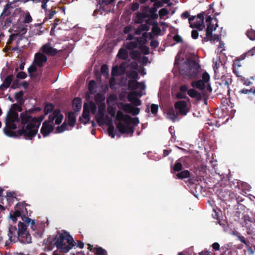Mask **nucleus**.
Here are the masks:
<instances>
[{"instance_id": "f257e3e1", "label": "nucleus", "mask_w": 255, "mask_h": 255, "mask_svg": "<svg viewBox=\"0 0 255 255\" xmlns=\"http://www.w3.org/2000/svg\"><path fill=\"white\" fill-rule=\"evenodd\" d=\"M19 118L23 125L21 128L16 131H12L4 128L3 129L5 134L14 137L22 135L25 139L31 140L37 134L38 130V126L36 127L33 123V121L36 120L35 117H32L24 112L20 114Z\"/></svg>"}, {"instance_id": "f03ea898", "label": "nucleus", "mask_w": 255, "mask_h": 255, "mask_svg": "<svg viewBox=\"0 0 255 255\" xmlns=\"http://www.w3.org/2000/svg\"><path fill=\"white\" fill-rule=\"evenodd\" d=\"M21 219L24 223L19 222L18 228L15 226H9L7 234L9 240L10 242L15 243L18 241L23 244H29L31 243V238L27 230V225L30 224L31 229L34 230L35 222L25 215L21 216Z\"/></svg>"}, {"instance_id": "7ed1b4c3", "label": "nucleus", "mask_w": 255, "mask_h": 255, "mask_svg": "<svg viewBox=\"0 0 255 255\" xmlns=\"http://www.w3.org/2000/svg\"><path fill=\"white\" fill-rule=\"evenodd\" d=\"M76 244L73 237L66 232L55 237H49L43 242L45 251H51L55 246L62 253H68Z\"/></svg>"}, {"instance_id": "20e7f679", "label": "nucleus", "mask_w": 255, "mask_h": 255, "mask_svg": "<svg viewBox=\"0 0 255 255\" xmlns=\"http://www.w3.org/2000/svg\"><path fill=\"white\" fill-rule=\"evenodd\" d=\"M185 64L188 66L186 71V75L190 79H197L200 77V66L195 60L191 59H187Z\"/></svg>"}, {"instance_id": "39448f33", "label": "nucleus", "mask_w": 255, "mask_h": 255, "mask_svg": "<svg viewBox=\"0 0 255 255\" xmlns=\"http://www.w3.org/2000/svg\"><path fill=\"white\" fill-rule=\"evenodd\" d=\"M132 118L128 115H126V116L123 121L124 122L126 125H125L123 123L119 122L117 125V128L120 132L122 134H130L132 135L134 132V128L132 127L129 126V125L131 124Z\"/></svg>"}, {"instance_id": "423d86ee", "label": "nucleus", "mask_w": 255, "mask_h": 255, "mask_svg": "<svg viewBox=\"0 0 255 255\" xmlns=\"http://www.w3.org/2000/svg\"><path fill=\"white\" fill-rule=\"evenodd\" d=\"M20 122L18 117V114L16 111H11L9 110L7 113L6 118L5 119V125L7 129H15L17 128V126L15 123H18Z\"/></svg>"}, {"instance_id": "0eeeda50", "label": "nucleus", "mask_w": 255, "mask_h": 255, "mask_svg": "<svg viewBox=\"0 0 255 255\" xmlns=\"http://www.w3.org/2000/svg\"><path fill=\"white\" fill-rule=\"evenodd\" d=\"M203 12L198 14L196 16H191L189 18L190 27L196 28L199 31L202 30L205 27L204 23Z\"/></svg>"}, {"instance_id": "6e6552de", "label": "nucleus", "mask_w": 255, "mask_h": 255, "mask_svg": "<svg viewBox=\"0 0 255 255\" xmlns=\"http://www.w3.org/2000/svg\"><path fill=\"white\" fill-rule=\"evenodd\" d=\"M206 22H207L206 35L209 36L211 35V33L215 31L218 26V20L216 18H213L209 15L207 16Z\"/></svg>"}, {"instance_id": "1a4fd4ad", "label": "nucleus", "mask_w": 255, "mask_h": 255, "mask_svg": "<svg viewBox=\"0 0 255 255\" xmlns=\"http://www.w3.org/2000/svg\"><path fill=\"white\" fill-rule=\"evenodd\" d=\"M106 105L105 103L100 104L99 106L98 113L96 115V119L98 124L101 126L104 123L105 111Z\"/></svg>"}, {"instance_id": "9d476101", "label": "nucleus", "mask_w": 255, "mask_h": 255, "mask_svg": "<svg viewBox=\"0 0 255 255\" xmlns=\"http://www.w3.org/2000/svg\"><path fill=\"white\" fill-rule=\"evenodd\" d=\"M79 122L86 125L90 123L89 106L88 103L84 104L82 116L79 118Z\"/></svg>"}, {"instance_id": "9b49d317", "label": "nucleus", "mask_w": 255, "mask_h": 255, "mask_svg": "<svg viewBox=\"0 0 255 255\" xmlns=\"http://www.w3.org/2000/svg\"><path fill=\"white\" fill-rule=\"evenodd\" d=\"M12 2H8V3L4 6L2 13L0 15V22L2 23L5 17L9 16L11 13V10L13 9L12 6Z\"/></svg>"}, {"instance_id": "f8f14e48", "label": "nucleus", "mask_w": 255, "mask_h": 255, "mask_svg": "<svg viewBox=\"0 0 255 255\" xmlns=\"http://www.w3.org/2000/svg\"><path fill=\"white\" fill-rule=\"evenodd\" d=\"M41 50L44 54L51 56H55L58 52V51L56 49L52 47L50 43L44 44L42 46Z\"/></svg>"}, {"instance_id": "ddd939ff", "label": "nucleus", "mask_w": 255, "mask_h": 255, "mask_svg": "<svg viewBox=\"0 0 255 255\" xmlns=\"http://www.w3.org/2000/svg\"><path fill=\"white\" fill-rule=\"evenodd\" d=\"M47 61V57L43 53L38 52L35 54L33 62L36 65L41 67Z\"/></svg>"}, {"instance_id": "4468645a", "label": "nucleus", "mask_w": 255, "mask_h": 255, "mask_svg": "<svg viewBox=\"0 0 255 255\" xmlns=\"http://www.w3.org/2000/svg\"><path fill=\"white\" fill-rule=\"evenodd\" d=\"M174 107L178 110L179 113L182 115H186L188 112L187 108V103L184 101H179L175 103Z\"/></svg>"}, {"instance_id": "2eb2a0df", "label": "nucleus", "mask_w": 255, "mask_h": 255, "mask_svg": "<svg viewBox=\"0 0 255 255\" xmlns=\"http://www.w3.org/2000/svg\"><path fill=\"white\" fill-rule=\"evenodd\" d=\"M15 211L13 212H11L10 213V217L11 220L13 222H16L17 220V218L18 217L23 216L22 215V213L23 212V210L24 208L23 206L21 205L20 204H17L15 207ZM25 210L26 209L25 208Z\"/></svg>"}, {"instance_id": "dca6fc26", "label": "nucleus", "mask_w": 255, "mask_h": 255, "mask_svg": "<svg viewBox=\"0 0 255 255\" xmlns=\"http://www.w3.org/2000/svg\"><path fill=\"white\" fill-rule=\"evenodd\" d=\"M191 85L194 88H197L200 91H202V94L204 96L208 95L206 91L205 90L206 84L201 80L193 81L191 82Z\"/></svg>"}, {"instance_id": "f3484780", "label": "nucleus", "mask_w": 255, "mask_h": 255, "mask_svg": "<svg viewBox=\"0 0 255 255\" xmlns=\"http://www.w3.org/2000/svg\"><path fill=\"white\" fill-rule=\"evenodd\" d=\"M128 88L130 90L140 88L144 90L145 86L143 83L138 82L136 80H129L128 82Z\"/></svg>"}, {"instance_id": "a211bd4d", "label": "nucleus", "mask_w": 255, "mask_h": 255, "mask_svg": "<svg viewBox=\"0 0 255 255\" xmlns=\"http://www.w3.org/2000/svg\"><path fill=\"white\" fill-rule=\"evenodd\" d=\"M53 126L47 123L46 122H44L40 129V132L44 137H46L53 131Z\"/></svg>"}, {"instance_id": "6ab92c4d", "label": "nucleus", "mask_w": 255, "mask_h": 255, "mask_svg": "<svg viewBox=\"0 0 255 255\" xmlns=\"http://www.w3.org/2000/svg\"><path fill=\"white\" fill-rule=\"evenodd\" d=\"M176 176V177L175 178L180 179L189 178V182L191 184H193L196 181L193 177H191L190 172L187 170H185L177 173Z\"/></svg>"}, {"instance_id": "aec40b11", "label": "nucleus", "mask_w": 255, "mask_h": 255, "mask_svg": "<svg viewBox=\"0 0 255 255\" xmlns=\"http://www.w3.org/2000/svg\"><path fill=\"white\" fill-rule=\"evenodd\" d=\"M134 96H139V97H141L142 96V94L141 92H132L131 94L128 95V101L131 102V103L135 106H140L141 104V101Z\"/></svg>"}, {"instance_id": "412c9836", "label": "nucleus", "mask_w": 255, "mask_h": 255, "mask_svg": "<svg viewBox=\"0 0 255 255\" xmlns=\"http://www.w3.org/2000/svg\"><path fill=\"white\" fill-rule=\"evenodd\" d=\"M251 94L255 95V87L251 88L250 89L243 88L238 91L236 94V96L238 99H241L244 98V94L249 96Z\"/></svg>"}, {"instance_id": "4be33fe9", "label": "nucleus", "mask_w": 255, "mask_h": 255, "mask_svg": "<svg viewBox=\"0 0 255 255\" xmlns=\"http://www.w3.org/2000/svg\"><path fill=\"white\" fill-rule=\"evenodd\" d=\"M242 66L241 62L239 59H235L233 64V72L237 77L241 76V68Z\"/></svg>"}, {"instance_id": "5701e85b", "label": "nucleus", "mask_w": 255, "mask_h": 255, "mask_svg": "<svg viewBox=\"0 0 255 255\" xmlns=\"http://www.w3.org/2000/svg\"><path fill=\"white\" fill-rule=\"evenodd\" d=\"M13 79V75H8L4 80L3 83L0 86V89L2 90L7 89L10 86Z\"/></svg>"}, {"instance_id": "b1692460", "label": "nucleus", "mask_w": 255, "mask_h": 255, "mask_svg": "<svg viewBox=\"0 0 255 255\" xmlns=\"http://www.w3.org/2000/svg\"><path fill=\"white\" fill-rule=\"evenodd\" d=\"M73 109L75 112H79L82 107V100L80 98H75L72 102Z\"/></svg>"}, {"instance_id": "393cba45", "label": "nucleus", "mask_w": 255, "mask_h": 255, "mask_svg": "<svg viewBox=\"0 0 255 255\" xmlns=\"http://www.w3.org/2000/svg\"><path fill=\"white\" fill-rule=\"evenodd\" d=\"M188 95L192 98H196L198 101L202 100V95L200 93L194 89H190L188 91Z\"/></svg>"}, {"instance_id": "a878e982", "label": "nucleus", "mask_w": 255, "mask_h": 255, "mask_svg": "<svg viewBox=\"0 0 255 255\" xmlns=\"http://www.w3.org/2000/svg\"><path fill=\"white\" fill-rule=\"evenodd\" d=\"M200 37L202 38V41L203 42H207L208 41H218L220 39V36L218 34H213L211 33V35L209 36L206 35L205 37H203L202 35H200Z\"/></svg>"}, {"instance_id": "bb28decb", "label": "nucleus", "mask_w": 255, "mask_h": 255, "mask_svg": "<svg viewBox=\"0 0 255 255\" xmlns=\"http://www.w3.org/2000/svg\"><path fill=\"white\" fill-rule=\"evenodd\" d=\"M233 235L238 238V239L243 244H245L246 246H249V244L250 243L249 241L247 240L243 236L241 235V234L237 232H233Z\"/></svg>"}, {"instance_id": "cd10ccee", "label": "nucleus", "mask_w": 255, "mask_h": 255, "mask_svg": "<svg viewBox=\"0 0 255 255\" xmlns=\"http://www.w3.org/2000/svg\"><path fill=\"white\" fill-rule=\"evenodd\" d=\"M68 124L70 126L74 127L75 125L76 119L73 112H69L68 114Z\"/></svg>"}, {"instance_id": "c85d7f7f", "label": "nucleus", "mask_w": 255, "mask_h": 255, "mask_svg": "<svg viewBox=\"0 0 255 255\" xmlns=\"http://www.w3.org/2000/svg\"><path fill=\"white\" fill-rule=\"evenodd\" d=\"M157 8L155 7H152L149 9V14H147V17L151 19H156L158 18V14L156 13Z\"/></svg>"}, {"instance_id": "c756f323", "label": "nucleus", "mask_w": 255, "mask_h": 255, "mask_svg": "<svg viewBox=\"0 0 255 255\" xmlns=\"http://www.w3.org/2000/svg\"><path fill=\"white\" fill-rule=\"evenodd\" d=\"M115 0H99L100 8L105 11H110L106 9V6L112 3Z\"/></svg>"}, {"instance_id": "7c9ffc66", "label": "nucleus", "mask_w": 255, "mask_h": 255, "mask_svg": "<svg viewBox=\"0 0 255 255\" xmlns=\"http://www.w3.org/2000/svg\"><path fill=\"white\" fill-rule=\"evenodd\" d=\"M97 84L94 80H91L89 82L88 85V90L91 94H94L97 90Z\"/></svg>"}, {"instance_id": "2f4dec72", "label": "nucleus", "mask_w": 255, "mask_h": 255, "mask_svg": "<svg viewBox=\"0 0 255 255\" xmlns=\"http://www.w3.org/2000/svg\"><path fill=\"white\" fill-rule=\"evenodd\" d=\"M182 169V165L180 162L176 161L173 166H171V172L173 174L179 172Z\"/></svg>"}, {"instance_id": "473e14b6", "label": "nucleus", "mask_w": 255, "mask_h": 255, "mask_svg": "<svg viewBox=\"0 0 255 255\" xmlns=\"http://www.w3.org/2000/svg\"><path fill=\"white\" fill-rule=\"evenodd\" d=\"M146 17H147L146 14L144 13H138L136 14L134 22L138 24L141 23L143 22L144 19Z\"/></svg>"}, {"instance_id": "72a5a7b5", "label": "nucleus", "mask_w": 255, "mask_h": 255, "mask_svg": "<svg viewBox=\"0 0 255 255\" xmlns=\"http://www.w3.org/2000/svg\"><path fill=\"white\" fill-rule=\"evenodd\" d=\"M59 109H56L54 111H53L52 114H50L48 117V120H46L44 122H46L47 123L49 124L50 123H52L53 122L54 120H55V118L57 115L59 114Z\"/></svg>"}, {"instance_id": "f704fd0d", "label": "nucleus", "mask_w": 255, "mask_h": 255, "mask_svg": "<svg viewBox=\"0 0 255 255\" xmlns=\"http://www.w3.org/2000/svg\"><path fill=\"white\" fill-rule=\"evenodd\" d=\"M167 115L168 118L175 122L177 119V114L175 113L174 110L173 108L170 109L167 112Z\"/></svg>"}, {"instance_id": "c9c22d12", "label": "nucleus", "mask_w": 255, "mask_h": 255, "mask_svg": "<svg viewBox=\"0 0 255 255\" xmlns=\"http://www.w3.org/2000/svg\"><path fill=\"white\" fill-rule=\"evenodd\" d=\"M54 109V106L53 104L46 103L44 108L45 115H47L49 113H50L52 111H53Z\"/></svg>"}, {"instance_id": "e433bc0d", "label": "nucleus", "mask_w": 255, "mask_h": 255, "mask_svg": "<svg viewBox=\"0 0 255 255\" xmlns=\"http://www.w3.org/2000/svg\"><path fill=\"white\" fill-rule=\"evenodd\" d=\"M131 58L135 60H138L140 57V53L137 50H132L129 52Z\"/></svg>"}, {"instance_id": "4c0bfd02", "label": "nucleus", "mask_w": 255, "mask_h": 255, "mask_svg": "<svg viewBox=\"0 0 255 255\" xmlns=\"http://www.w3.org/2000/svg\"><path fill=\"white\" fill-rule=\"evenodd\" d=\"M118 55L120 58L126 60L128 57V53L126 49L121 48L119 51Z\"/></svg>"}, {"instance_id": "58836bf2", "label": "nucleus", "mask_w": 255, "mask_h": 255, "mask_svg": "<svg viewBox=\"0 0 255 255\" xmlns=\"http://www.w3.org/2000/svg\"><path fill=\"white\" fill-rule=\"evenodd\" d=\"M23 93L22 91L16 92L14 94L15 99L18 101L19 104L21 105L23 103V100L22 99Z\"/></svg>"}, {"instance_id": "ea45409f", "label": "nucleus", "mask_w": 255, "mask_h": 255, "mask_svg": "<svg viewBox=\"0 0 255 255\" xmlns=\"http://www.w3.org/2000/svg\"><path fill=\"white\" fill-rule=\"evenodd\" d=\"M105 99V96L101 93H98L95 95V102L98 104H99L100 105V104L103 103V102L104 101Z\"/></svg>"}, {"instance_id": "a19ab883", "label": "nucleus", "mask_w": 255, "mask_h": 255, "mask_svg": "<svg viewBox=\"0 0 255 255\" xmlns=\"http://www.w3.org/2000/svg\"><path fill=\"white\" fill-rule=\"evenodd\" d=\"M248 37L251 40H255V30L251 28L248 29L246 32Z\"/></svg>"}, {"instance_id": "79ce46f5", "label": "nucleus", "mask_w": 255, "mask_h": 255, "mask_svg": "<svg viewBox=\"0 0 255 255\" xmlns=\"http://www.w3.org/2000/svg\"><path fill=\"white\" fill-rule=\"evenodd\" d=\"M37 65H30L29 68H28V72L29 74V76L31 78H32L34 77L35 76L32 73L35 72L37 70V68L36 67Z\"/></svg>"}, {"instance_id": "37998d69", "label": "nucleus", "mask_w": 255, "mask_h": 255, "mask_svg": "<svg viewBox=\"0 0 255 255\" xmlns=\"http://www.w3.org/2000/svg\"><path fill=\"white\" fill-rule=\"evenodd\" d=\"M127 76L128 78L132 79V80H136L138 79V73L136 71L132 70L127 73Z\"/></svg>"}, {"instance_id": "c03bdc74", "label": "nucleus", "mask_w": 255, "mask_h": 255, "mask_svg": "<svg viewBox=\"0 0 255 255\" xmlns=\"http://www.w3.org/2000/svg\"><path fill=\"white\" fill-rule=\"evenodd\" d=\"M93 252L97 255H105L106 252L101 247L94 248Z\"/></svg>"}, {"instance_id": "a18cd8bd", "label": "nucleus", "mask_w": 255, "mask_h": 255, "mask_svg": "<svg viewBox=\"0 0 255 255\" xmlns=\"http://www.w3.org/2000/svg\"><path fill=\"white\" fill-rule=\"evenodd\" d=\"M132 106L130 104H125L123 105L122 109L126 113L129 114L132 109Z\"/></svg>"}, {"instance_id": "49530a36", "label": "nucleus", "mask_w": 255, "mask_h": 255, "mask_svg": "<svg viewBox=\"0 0 255 255\" xmlns=\"http://www.w3.org/2000/svg\"><path fill=\"white\" fill-rule=\"evenodd\" d=\"M108 131L110 136L112 138H114L116 134L115 128L113 125H109L108 128Z\"/></svg>"}, {"instance_id": "de8ad7c7", "label": "nucleus", "mask_w": 255, "mask_h": 255, "mask_svg": "<svg viewBox=\"0 0 255 255\" xmlns=\"http://www.w3.org/2000/svg\"><path fill=\"white\" fill-rule=\"evenodd\" d=\"M202 78V79L201 80L203 81V82L206 84L209 81L210 77L209 74L205 71L203 73Z\"/></svg>"}, {"instance_id": "09e8293b", "label": "nucleus", "mask_w": 255, "mask_h": 255, "mask_svg": "<svg viewBox=\"0 0 255 255\" xmlns=\"http://www.w3.org/2000/svg\"><path fill=\"white\" fill-rule=\"evenodd\" d=\"M88 105L89 106V111H91L93 115L95 114L97 111V106L93 102H91Z\"/></svg>"}, {"instance_id": "8fccbe9b", "label": "nucleus", "mask_w": 255, "mask_h": 255, "mask_svg": "<svg viewBox=\"0 0 255 255\" xmlns=\"http://www.w3.org/2000/svg\"><path fill=\"white\" fill-rule=\"evenodd\" d=\"M67 125L64 122L63 123L61 126L58 127L56 128V132L57 133H61L65 130L67 128Z\"/></svg>"}, {"instance_id": "3c124183", "label": "nucleus", "mask_w": 255, "mask_h": 255, "mask_svg": "<svg viewBox=\"0 0 255 255\" xmlns=\"http://www.w3.org/2000/svg\"><path fill=\"white\" fill-rule=\"evenodd\" d=\"M44 118V116L43 115L40 116L38 118H35L36 120L33 121L34 125H35L36 127L38 126L39 128L41 125V122L43 120Z\"/></svg>"}, {"instance_id": "603ef678", "label": "nucleus", "mask_w": 255, "mask_h": 255, "mask_svg": "<svg viewBox=\"0 0 255 255\" xmlns=\"http://www.w3.org/2000/svg\"><path fill=\"white\" fill-rule=\"evenodd\" d=\"M63 119V116L61 113V111L59 109V114L57 115L56 118H55V124L56 125H59L61 123L62 120Z\"/></svg>"}, {"instance_id": "864d4df0", "label": "nucleus", "mask_w": 255, "mask_h": 255, "mask_svg": "<svg viewBox=\"0 0 255 255\" xmlns=\"http://www.w3.org/2000/svg\"><path fill=\"white\" fill-rule=\"evenodd\" d=\"M125 116L126 115H124L122 111H119L117 113L116 119L120 122H121L124 120Z\"/></svg>"}, {"instance_id": "5fc2aeb1", "label": "nucleus", "mask_w": 255, "mask_h": 255, "mask_svg": "<svg viewBox=\"0 0 255 255\" xmlns=\"http://www.w3.org/2000/svg\"><path fill=\"white\" fill-rule=\"evenodd\" d=\"M137 46L136 42H129L127 44L126 47L128 49L133 50Z\"/></svg>"}, {"instance_id": "6e6d98bb", "label": "nucleus", "mask_w": 255, "mask_h": 255, "mask_svg": "<svg viewBox=\"0 0 255 255\" xmlns=\"http://www.w3.org/2000/svg\"><path fill=\"white\" fill-rule=\"evenodd\" d=\"M101 73L103 75H107L109 73V68L107 65L104 64L101 68Z\"/></svg>"}, {"instance_id": "4d7b16f0", "label": "nucleus", "mask_w": 255, "mask_h": 255, "mask_svg": "<svg viewBox=\"0 0 255 255\" xmlns=\"http://www.w3.org/2000/svg\"><path fill=\"white\" fill-rule=\"evenodd\" d=\"M11 111L21 112L22 111V107L17 104H13L12 105V108L9 110Z\"/></svg>"}, {"instance_id": "13d9d810", "label": "nucleus", "mask_w": 255, "mask_h": 255, "mask_svg": "<svg viewBox=\"0 0 255 255\" xmlns=\"http://www.w3.org/2000/svg\"><path fill=\"white\" fill-rule=\"evenodd\" d=\"M241 79V81L243 83L244 85L246 86H250L252 85V82H251L248 79H246V78L243 77L241 74V76L239 77Z\"/></svg>"}, {"instance_id": "bf43d9fd", "label": "nucleus", "mask_w": 255, "mask_h": 255, "mask_svg": "<svg viewBox=\"0 0 255 255\" xmlns=\"http://www.w3.org/2000/svg\"><path fill=\"white\" fill-rule=\"evenodd\" d=\"M248 252L250 255H253L255 252V246H251L250 242L249 244V246H246Z\"/></svg>"}, {"instance_id": "052dcab7", "label": "nucleus", "mask_w": 255, "mask_h": 255, "mask_svg": "<svg viewBox=\"0 0 255 255\" xmlns=\"http://www.w3.org/2000/svg\"><path fill=\"white\" fill-rule=\"evenodd\" d=\"M229 196L231 197L232 198L235 197L237 203H239L240 202H243L244 201V199H242V197H240L239 196L237 197L233 192H230L229 193Z\"/></svg>"}, {"instance_id": "680f3d73", "label": "nucleus", "mask_w": 255, "mask_h": 255, "mask_svg": "<svg viewBox=\"0 0 255 255\" xmlns=\"http://www.w3.org/2000/svg\"><path fill=\"white\" fill-rule=\"evenodd\" d=\"M168 10L165 8H163L159 10V15L160 18L163 17L164 16L167 15L168 14Z\"/></svg>"}, {"instance_id": "e2e57ef3", "label": "nucleus", "mask_w": 255, "mask_h": 255, "mask_svg": "<svg viewBox=\"0 0 255 255\" xmlns=\"http://www.w3.org/2000/svg\"><path fill=\"white\" fill-rule=\"evenodd\" d=\"M12 22V17H8L6 18H4V21H2V23H4V26L5 27H9L10 25V24Z\"/></svg>"}, {"instance_id": "0e129e2a", "label": "nucleus", "mask_w": 255, "mask_h": 255, "mask_svg": "<svg viewBox=\"0 0 255 255\" xmlns=\"http://www.w3.org/2000/svg\"><path fill=\"white\" fill-rule=\"evenodd\" d=\"M247 233L249 235H255V228L253 227L252 225L247 227Z\"/></svg>"}, {"instance_id": "69168bd1", "label": "nucleus", "mask_w": 255, "mask_h": 255, "mask_svg": "<svg viewBox=\"0 0 255 255\" xmlns=\"http://www.w3.org/2000/svg\"><path fill=\"white\" fill-rule=\"evenodd\" d=\"M158 111V106L152 104L151 105V112L153 115H156Z\"/></svg>"}, {"instance_id": "338daca9", "label": "nucleus", "mask_w": 255, "mask_h": 255, "mask_svg": "<svg viewBox=\"0 0 255 255\" xmlns=\"http://www.w3.org/2000/svg\"><path fill=\"white\" fill-rule=\"evenodd\" d=\"M147 35L148 34L146 32H144L142 34V37L138 38L137 39V42L139 43L142 42L143 43H144L146 41V38L147 37Z\"/></svg>"}, {"instance_id": "774afa93", "label": "nucleus", "mask_w": 255, "mask_h": 255, "mask_svg": "<svg viewBox=\"0 0 255 255\" xmlns=\"http://www.w3.org/2000/svg\"><path fill=\"white\" fill-rule=\"evenodd\" d=\"M112 75L113 76H118L120 75L119 72V68L117 65L113 67L112 70Z\"/></svg>"}]
</instances>
